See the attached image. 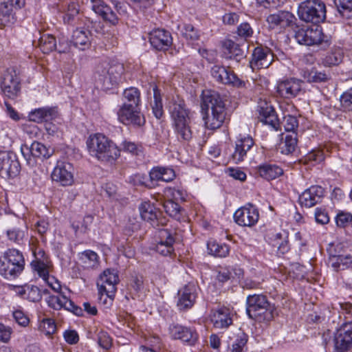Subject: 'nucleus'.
Instances as JSON below:
<instances>
[{
    "label": "nucleus",
    "mask_w": 352,
    "mask_h": 352,
    "mask_svg": "<svg viewBox=\"0 0 352 352\" xmlns=\"http://www.w3.org/2000/svg\"><path fill=\"white\" fill-rule=\"evenodd\" d=\"M343 58V50L340 47H334L324 57L320 58V63L324 67L336 66L342 63Z\"/></svg>",
    "instance_id": "nucleus-38"
},
{
    "label": "nucleus",
    "mask_w": 352,
    "mask_h": 352,
    "mask_svg": "<svg viewBox=\"0 0 352 352\" xmlns=\"http://www.w3.org/2000/svg\"><path fill=\"white\" fill-rule=\"evenodd\" d=\"M117 116L119 121L125 125L141 126L145 123L144 117L138 107H133L131 104H122L118 110Z\"/></svg>",
    "instance_id": "nucleus-13"
},
{
    "label": "nucleus",
    "mask_w": 352,
    "mask_h": 352,
    "mask_svg": "<svg viewBox=\"0 0 352 352\" xmlns=\"http://www.w3.org/2000/svg\"><path fill=\"white\" fill-rule=\"evenodd\" d=\"M168 333L173 340H179L192 346L199 339V335L195 329L179 324H172L169 326Z\"/></svg>",
    "instance_id": "nucleus-16"
},
{
    "label": "nucleus",
    "mask_w": 352,
    "mask_h": 352,
    "mask_svg": "<svg viewBox=\"0 0 352 352\" xmlns=\"http://www.w3.org/2000/svg\"><path fill=\"white\" fill-rule=\"evenodd\" d=\"M140 214L142 219L144 221L151 222V224L154 226L157 221L156 208L151 203L145 201L140 204L139 206Z\"/></svg>",
    "instance_id": "nucleus-41"
},
{
    "label": "nucleus",
    "mask_w": 352,
    "mask_h": 352,
    "mask_svg": "<svg viewBox=\"0 0 352 352\" xmlns=\"http://www.w3.org/2000/svg\"><path fill=\"white\" fill-rule=\"evenodd\" d=\"M38 46L43 53L49 54L56 49V41L52 35L44 34L40 36Z\"/></svg>",
    "instance_id": "nucleus-45"
},
{
    "label": "nucleus",
    "mask_w": 352,
    "mask_h": 352,
    "mask_svg": "<svg viewBox=\"0 0 352 352\" xmlns=\"http://www.w3.org/2000/svg\"><path fill=\"white\" fill-rule=\"evenodd\" d=\"M211 75L218 82L226 85H232L236 87H243L245 82L239 79L233 72H229L224 67L214 65L211 68Z\"/></svg>",
    "instance_id": "nucleus-19"
},
{
    "label": "nucleus",
    "mask_w": 352,
    "mask_h": 352,
    "mask_svg": "<svg viewBox=\"0 0 352 352\" xmlns=\"http://www.w3.org/2000/svg\"><path fill=\"white\" fill-rule=\"evenodd\" d=\"M258 172L259 175L267 179L272 180L283 174V170L275 164H263L258 166Z\"/></svg>",
    "instance_id": "nucleus-37"
},
{
    "label": "nucleus",
    "mask_w": 352,
    "mask_h": 352,
    "mask_svg": "<svg viewBox=\"0 0 352 352\" xmlns=\"http://www.w3.org/2000/svg\"><path fill=\"white\" fill-rule=\"evenodd\" d=\"M86 143L89 155L98 161L112 164L120 157L116 144L102 133L91 135Z\"/></svg>",
    "instance_id": "nucleus-3"
},
{
    "label": "nucleus",
    "mask_w": 352,
    "mask_h": 352,
    "mask_svg": "<svg viewBox=\"0 0 352 352\" xmlns=\"http://www.w3.org/2000/svg\"><path fill=\"white\" fill-rule=\"evenodd\" d=\"M236 33L238 36L245 39L252 36L254 30L248 23H242L237 28Z\"/></svg>",
    "instance_id": "nucleus-63"
},
{
    "label": "nucleus",
    "mask_w": 352,
    "mask_h": 352,
    "mask_svg": "<svg viewBox=\"0 0 352 352\" xmlns=\"http://www.w3.org/2000/svg\"><path fill=\"white\" fill-rule=\"evenodd\" d=\"M254 146V141L249 135H239L234 143V150L231 155L232 160L239 164L245 160L248 153Z\"/></svg>",
    "instance_id": "nucleus-18"
},
{
    "label": "nucleus",
    "mask_w": 352,
    "mask_h": 352,
    "mask_svg": "<svg viewBox=\"0 0 352 352\" xmlns=\"http://www.w3.org/2000/svg\"><path fill=\"white\" fill-rule=\"evenodd\" d=\"M58 116L57 108L55 107H45L38 108L30 113V120L34 122L51 121Z\"/></svg>",
    "instance_id": "nucleus-30"
},
{
    "label": "nucleus",
    "mask_w": 352,
    "mask_h": 352,
    "mask_svg": "<svg viewBox=\"0 0 352 352\" xmlns=\"http://www.w3.org/2000/svg\"><path fill=\"white\" fill-rule=\"evenodd\" d=\"M259 119L265 124L277 130L279 125L278 119L272 107L266 104L259 110Z\"/></svg>",
    "instance_id": "nucleus-36"
},
{
    "label": "nucleus",
    "mask_w": 352,
    "mask_h": 352,
    "mask_svg": "<svg viewBox=\"0 0 352 352\" xmlns=\"http://www.w3.org/2000/svg\"><path fill=\"white\" fill-rule=\"evenodd\" d=\"M122 70L120 65L109 66L107 63L98 65L94 73L96 86L105 91L111 89L120 80Z\"/></svg>",
    "instance_id": "nucleus-6"
},
{
    "label": "nucleus",
    "mask_w": 352,
    "mask_h": 352,
    "mask_svg": "<svg viewBox=\"0 0 352 352\" xmlns=\"http://www.w3.org/2000/svg\"><path fill=\"white\" fill-rule=\"evenodd\" d=\"M14 10L9 2L3 1L0 3V21L2 25H7L14 22Z\"/></svg>",
    "instance_id": "nucleus-42"
},
{
    "label": "nucleus",
    "mask_w": 352,
    "mask_h": 352,
    "mask_svg": "<svg viewBox=\"0 0 352 352\" xmlns=\"http://www.w3.org/2000/svg\"><path fill=\"white\" fill-rule=\"evenodd\" d=\"M207 248L209 254L215 257H226L229 253V248L227 245L218 243L213 240L208 242Z\"/></svg>",
    "instance_id": "nucleus-46"
},
{
    "label": "nucleus",
    "mask_w": 352,
    "mask_h": 352,
    "mask_svg": "<svg viewBox=\"0 0 352 352\" xmlns=\"http://www.w3.org/2000/svg\"><path fill=\"white\" fill-rule=\"evenodd\" d=\"M149 41L156 50H166L171 45L173 38L169 32L164 29H155L149 34Z\"/></svg>",
    "instance_id": "nucleus-22"
},
{
    "label": "nucleus",
    "mask_w": 352,
    "mask_h": 352,
    "mask_svg": "<svg viewBox=\"0 0 352 352\" xmlns=\"http://www.w3.org/2000/svg\"><path fill=\"white\" fill-rule=\"evenodd\" d=\"M78 12L79 6L74 2L69 3L63 18L65 22L69 23L78 14Z\"/></svg>",
    "instance_id": "nucleus-62"
},
{
    "label": "nucleus",
    "mask_w": 352,
    "mask_h": 352,
    "mask_svg": "<svg viewBox=\"0 0 352 352\" xmlns=\"http://www.w3.org/2000/svg\"><path fill=\"white\" fill-rule=\"evenodd\" d=\"M93 217L91 215H87L84 217L82 221L72 223V227L75 230L76 232L84 233L87 231L89 226L92 223Z\"/></svg>",
    "instance_id": "nucleus-59"
},
{
    "label": "nucleus",
    "mask_w": 352,
    "mask_h": 352,
    "mask_svg": "<svg viewBox=\"0 0 352 352\" xmlns=\"http://www.w3.org/2000/svg\"><path fill=\"white\" fill-rule=\"evenodd\" d=\"M21 170L20 163L12 153L0 150V175L5 179L14 178Z\"/></svg>",
    "instance_id": "nucleus-10"
},
{
    "label": "nucleus",
    "mask_w": 352,
    "mask_h": 352,
    "mask_svg": "<svg viewBox=\"0 0 352 352\" xmlns=\"http://www.w3.org/2000/svg\"><path fill=\"white\" fill-rule=\"evenodd\" d=\"M178 300L177 307L181 311L190 309L196 300L197 294L195 286L188 284L178 291Z\"/></svg>",
    "instance_id": "nucleus-21"
},
{
    "label": "nucleus",
    "mask_w": 352,
    "mask_h": 352,
    "mask_svg": "<svg viewBox=\"0 0 352 352\" xmlns=\"http://www.w3.org/2000/svg\"><path fill=\"white\" fill-rule=\"evenodd\" d=\"M295 38L299 44L316 45L320 44L324 41V34L318 26L300 28L296 32Z\"/></svg>",
    "instance_id": "nucleus-17"
},
{
    "label": "nucleus",
    "mask_w": 352,
    "mask_h": 352,
    "mask_svg": "<svg viewBox=\"0 0 352 352\" xmlns=\"http://www.w3.org/2000/svg\"><path fill=\"white\" fill-rule=\"evenodd\" d=\"M41 330L46 335L51 336L56 331V325L53 319L43 318L40 324Z\"/></svg>",
    "instance_id": "nucleus-55"
},
{
    "label": "nucleus",
    "mask_w": 352,
    "mask_h": 352,
    "mask_svg": "<svg viewBox=\"0 0 352 352\" xmlns=\"http://www.w3.org/2000/svg\"><path fill=\"white\" fill-rule=\"evenodd\" d=\"M272 60V55L267 49L257 47L253 51L250 65L252 69L267 68L271 65Z\"/></svg>",
    "instance_id": "nucleus-25"
},
{
    "label": "nucleus",
    "mask_w": 352,
    "mask_h": 352,
    "mask_svg": "<svg viewBox=\"0 0 352 352\" xmlns=\"http://www.w3.org/2000/svg\"><path fill=\"white\" fill-rule=\"evenodd\" d=\"M246 311L250 318L258 322H270L274 317L275 309L264 295H249L246 301Z\"/></svg>",
    "instance_id": "nucleus-4"
},
{
    "label": "nucleus",
    "mask_w": 352,
    "mask_h": 352,
    "mask_svg": "<svg viewBox=\"0 0 352 352\" xmlns=\"http://www.w3.org/2000/svg\"><path fill=\"white\" fill-rule=\"evenodd\" d=\"M89 7L104 20L113 25L118 23V18L111 8L102 0H89Z\"/></svg>",
    "instance_id": "nucleus-24"
},
{
    "label": "nucleus",
    "mask_w": 352,
    "mask_h": 352,
    "mask_svg": "<svg viewBox=\"0 0 352 352\" xmlns=\"http://www.w3.org/2000/svg\"><path fill=\"white\" fill-rule=\"evenodd\" d=\"M52 265H32L33 271L36 272L54 291L59 292L61 290V285L54 279V277H50V267Z\"/></svg>",
    "instance_id": "nucleus-35"
},
{
    "label": "nucleus",
    "mask_w": 352,
    "mask_h": 352,
    "mask_svg": "<svg viewBox=\"0 0 352 352\" xmlns=\"http://www.w3.org/2000/svg\"><path fill=\"white\" fill-rule=\"evenodd\" d=\"M20 149L27 165L31 168L36 166L38 160H43L52 155L51 151L45 145L37 141H34L30 146L23 144Z\"/></svg>",
    "instance_id": "nucleus-8"
},
{
    "label": "nucleus",
    "mask_w": 352,
    "mask_h": 352,
    "mask_svg": "<svg viewBox=\"0 0 352 352\" xmlns=\"http://www.w3.org/2000/svg\"><path fill=\"white\" fill-rule=\"evenodd\" d=\"M352 221V214L341 211L336 217V223L338 227L345 228Z\"/></svg>",
    "instance_id": "nucleus-60"
},
{
    "label": "nucleus",
    "mask_w": 352,
    "mask_h": 352,
    "mask_svg": "<svg viewBox=\"0 0 352 352\" xmlns=\"http://www.w3.org/2000/svg\"><path fill=\"white\" fill-rule=\"evenodd\" d=\"M16 138V133L14 129L6 126L1 129V139L4 148H9L12 146Z\"/></svg>",
    "instance_id": "nucleus-52"
},
{
    "label": "nucleus",
    "mask_w": 352,
    "mask_h": 352,
    "mask_svg": "<svg viewBox=\"0 0 352 352\" xmlns=\"http://www.w3.org/2000/svg\"><path fill=\"white\" fill-rule=\"evenodd\" d=\"M295 19L293 14L287 11H278L269 15L267 21L271 28H285L290 26Z\"/></svg>",
    "instance_id": "nucleus-27"
},
{
    "label": "nucleus",
    "mask_w": 352,
    "mask_h": 352,
    "mask_svg": "<svg viewBox=\"0 0 352 352\" xmlns=\"http://www.w3.org/2000/svg\"><path fill=\"white\" fill-rule=\"evenodd\" d=\"M98 343L100 345V347H102L104 349H109L112 346V338L110 337L109 333L102 330L100 329L98 331Z\"/></svg>",
    "instance_id": "nucleus-57"
},
{
    "label": "nucleus",
    "mask_w": 352,
    "mask_h": 352,
    "mask_svg": "<svg viewBox=\"0 0 352 352\" xmlns=\"http://www.w3.org/2000/svg\"><path fill=\"white\" fill-rule=\"evenodd\" d=\"M42 298V293L41 289L34 285H28L25 296L24 299L31 302H38Z\"/></svg>",
    "instance_id": "nucleus-53"
},
{
    "label": "nucleus",
    "mask_w": 352,
    "mask_h": 352,
    "mask_svg": "<svg viewBox=\"0 0 352 352\" xmlns=\"http://www.w3.org/2000/svg\"><path fill=\"white\" fill-rule=\"evenodd\" d=\"M326 6L321 0H305L298 8L299 18L307 23H322L326 19Z\"/></svg>",
    "instance_id": "nucleus-7"
},
{
    "label": "nucleus",
    "mask_w": 352,
    "mask_h": 352,
    "mask_svg": "<svg viewBox=\"0 0 352 352\" xmlns=\"http://www.w3.org/2000/svg\"><path fill=\"white\" fill-rule=\"evenodd\" d=\"M145 344L142 346H148L151 349H161L163 346L162 339L156 334H148L144 336Z\"/></svg>",
    "instance_id": "nucleus-54"
},
{
    "label": "nucleus",
    "mask_w": 352,
    "mask_h": 352,
    "mask_svg": "<svg viewBox=\"0 0 352 352\" xmlns=\"http://www.w3.org/2000/svg\"><path fill=\"white\" fill-rule=\"evenodd\" d=\"M340 104L344 111H352V89L347 90L340 96Z\"/></svg>",
    "instance_id": "nucleus-61"
},
{
    "label": "nucleus",
    "mask_w": 352,
    "mask_h": 352,
    "mask_svg": "<svg viewBox=\"0 0 352 352\" xmlns=\"http://www.w3.org/2000/svg\"><path fill=\"white\" fill-rule=\"evenodd\" d=\"M24 265H0V274L6 279H14L23 272Z\"/></svg>",
    "instance_id": "nucleus-48"
},
{
    "label": "nucleus",
    "mask_w": 352,
    "mask_h": 352,
    "mask_svg": "<svg viewBox=\"0 0 352 352\" xmlns=\"http://www.w3.org/2000/svg\"><path fill=\"white\" fill-rule=\"evenodd\" d=\"M119 282V272L117 269L105 270L100 276L99 282L97 283L100 301L104 305H111Z\"/></svg>",
    "instance_id": "nucleus-5"
},
{
    "label": "nucleus",
    "mask_w": 352,
    "mask_h": 352,
    "mask_svg": "<svg viewBox=\"0 0 352 352\" xmlns=\"http://www.w3.org/2000/svg\"><path fill=\"white\" fill-rule=\"evenodd\" d=\"M244 276V271L241 265L219 266L217 279L221 283H225L230 278H241Z\"/></svg>",
    "instance_id": "nucleus-32"
},
{
    "label": "nucleus",
    "mask_w": 352,
    "mask_h": 352,
    "mask_svg": "<svg viewBox=\"0 0 352 352\" xmlns=\"http://www.w3.org/2000/svg\"><path fill=\"white\" fill-rule=\"evenodd\" d=\"M176 177L174 170L169 167L155 166L149 171V178L151 182H170Z\"/></svg>",
    "instance_id": "nucleus-31"
},
{
    "label": "nucleus",
    "mask_w": 352,
    "mask_h": 352,
    "mask_svg": "<svg viewBox=\"0 0 352 352\" xmlns=\"http://www.w3.org/2000/svg\"><path fill=\"white\" fill-rule=\"evenodd\" d=\"M303 77L309 82L316 83L325 82L328 79V76L324 72L315 69L305 71Z\"/></svg>",
    "instance_id": "nucleus-51"
},
{
    "label": "nucleus",
    "mask_w": 352,
    "mask_h": 352,
    "mask_svg": "<svg viewBox=\"0 0 352 352\" xmlns=\"http://www.w3.org/2000/svg\"><path fill=\"white\" fill-rule=\"evenodd\" d=\"M283 124L287 133H291L296 132L295 130L298 128V122L295 116L287 115L284 117Z\"/></svg>",
    "instance_id": "nucleus-58"
},
{
    "label": "nucleus",
    "mask_w": 352,
    "mask_h": 352,
    "mask_svg": "<svg viewBox=\"0 0 352 352\" xmlns=\"http://www.w3.org/2000/svg\"><path fill=\"white\" fill-rule=\"evenodd\" d=\"M1 264H24L23 253L17 249L10 248L6 250L0 257Z\"/></svg>",
    "instance_id": "nucleus-40"
},
{
    "label": "nucleus",
    "mask_w": 352,
    "mask_h": 352,
    "mask_svg": "<svg viewBox=\"0 0 352 352\" xmlns=\"http://www.w3.org/2000/svg\"><path fill=\"white\" fill-rule=\"evenodd\" d=\"M352 348V322L343 323L334 336V351L347 352Z\"/></svg>",
    "instance_id": "nucleus-11"
},
{
    "label": "nucleus",
    "mask_w": 352,
    "mask_h": 352,
    "mask_svg": "<svg viewBox=\"0 0 352 352\" xmlns=\"http://www.w3.org/2000/svg\"><path fill=\"white\" fill-rule=\"evenodd\" d=\"M233 217L239 226L252 227L257 223L259 219V212L255 206L247 204L237 209Z\"/></svg>",
    "instance_id": "nucleus-12"
},
{
    "label": "nucleus",
    "mask_w": 352,
    "mask_h": 352,
    "mask_svg": "<svg viewBox=\"0 0 352 352\" xmlns=\"http://www.w3.org/2000/svg\"><path fill=\"white\" fill-rule=\"evenodd\" d=\"M248 336L244 333L237 335L236 339L229 347L228 352H245Z\"/></svg>",
    "instance_id": "nucleus-50"
},
{
    "label": "nucleus",
    "mask_w": 352,
    "mask_h": 352,
    "mask_svg": "<svg viewBox=\"0 0 352 352\" xmlns=\"http://www.w3.org/2000/svg\"><path fill=\"white\" fill-rule=\"evenodd\" d=\"M122 104H131L133 107H138L140 102V93L135 87H129L124 89L122 94Z\"/></svg>",
    "instance_id": "nucleus-43"
},
{
    "label": "nucleus",
    "mask_w": 352,
    "mask_h": 352,
    "mask_svg": "<svg viewBox=\"0 0 352 352\" xmlns=\"http://www.w3.org/2000/svg\"><path fill=\"white\" fill-rule=\"evenodd\" d=\"M222 49L223 57L233 60L236 63H240L245 57L244 50L239 44L230 39H226L222 43Z\"/></svg>",
    "instance_id": "nucleus-26"
},
{
    "label": "nucleus",
    "mask_w": 352,
    "mask_h": 352,
    "mask_svg": "<svg viewBox=\"0 0 352 352\" xmlns=\"http://www.w3.org/2000/svg\"><path fill=\"white\" fill-rule=\"evenodd\" d=\"M0 87L3 95L14 99L21 91V80L13 68L6 69L1 76Z\"/></svg>",
    "instance_id": "nucleus-9"
},
{
    "label": "nucleus",
    "mask_w": 352,
    "mask_h": 352,
    "mask_svg": "<svg viewBox=\"0 0 352 352\" xmlns=\"http://www.w3.org/2000/svg\"><path fill=\"white\" fill-rule=\"evenodd\" d=\"M91 33L84 28H76L72 34V42L75 47L81 50L89 47L91 45Z\"/></svg>",
    "instance_id": "nucleus-33"
},
{
    "label": "nucleus",
    "mask_w": 352,
    "mask_h": 352,
    "mask_svg": "<svg viewBox=\"0 0 352 352\" xmlns=\"http://www.w3.org/2000/svg\"><path fill=\"white\" fill-rule=\"evenodd\" d=\"M178 28L183 36L190 42H195L199 38V33L191 24L184 23L182 26L179 25Z\"/></svg>",
    "instance_id": "nucleus-49"
},
{
    "label": "nucleus",
    "mask_w": 352,
    "mask_h": 352,
    "mask_svg": "<svg viewBox=\"0 0 352 352\" xmlns=\"http://www.w3.org/2000/svg\"><path fill=\"white\" fill-rule=\"evenodd\" d=\"M47 303L49 307L54 309L60 310L64 309L76 316H82L83 310L82 308L76 305L64 295L50 296L47 299Z\"/></svg>",
    "instance_id": "nucleus-20"
},
{
    "label": "nucleus",
    "mask_w": 352,
    "mask_h": 352,
    "mask_svg": "<svg viewBox=\"0 0 352 352\" xmlns=\"http://www.w3.org/2000/svg\"><path fill=\"white\" fill-rule=\"evenodd\" d=\"M168 110L177 139L181 142L190 141L192 138V115L184 101L179 98L173 100Z\"/></svg>",
    "instance_id": "nucleus-2"
},
{
    "label": "nucleus",
    "mask_w": 352,
    "mask_h": 352,
    "mask_svg": "<svg viewBox=\"0 0 352 352\" xmlns=\"http://www.w3.org/2000/svg\"><path fill=\"white\" fill-rule=\"evenodd\" d=\"M164 209L167 214L177 221H181L182 219V211L179 204L171 199L164 201Z\"/></svg>",
    "instance_id": "nucleus-47"
},
{
    "label": "nucleus",
    "mask_w": 352,
    "mask_h": 352,
    "mask_svg": "<svg viewBox=\"0 0 352 352\" xmlns=\"http://www.w3.org/2000/svg\"><path fill=\"white\" fill-rule=\"evenodd\" d=\"M210 320L214 327L217 329L227 328L232 322L230 310L226 307H220L212 310Z\"/></svg>",
    "instance_id": "nucleus-29"
},
{
    "label": "nucleus",
    "mask_w": 352,
    "mask_h": 352,
    "mask_svg": "<svg viewBox=\"0 0 352 352\" xmlns=\"http://www.w3.org/2000/svg\"><path fill=\"white\" fill-rule=\"evenodd\" d=\"M122 150L125 152H129L133 155H138L140 151L141 146L135 144L133 142L124 140L121 144Z\"/></svg>",
    "instance_id": "nucleus-64"
},
{
    "label": "nucleus",
    "mask_w": 352,
    "mask_h": 352,
    "mask_svg": "<svg viewBox=\"0 0 352 352\" xmlns=\"http://www.w3.org/2000/svg\"><path fill=\"white\" fill-rule=\"evenodd\" d=\"M153 101L151 103L152 111L156 118L160 119L164 114L161 92L156 85L153 87Z\"/></svg>",
    "instance_id": "nucleus-44"
},
{
    "label": "nucleus",
    "mask_w": 352,
    "mask_h": 352,
    "mask_svg": "<svg viewBox=\"0 0 352 352\" xmlns=\"http://www.w3.org/2000/svg\"><path fill=\"white\" fill-rule=\"evenodd\" d=\"M8 240L18 245H23L28 239V228L13 227L6 231Z\"/></svg>",
    "instance_id": "nucleus-39"
},
{
    "label": "nucleus",
    "mask_w": 352,
    "mask_h": 352,
    "mask_svg": "<svg viewBox=\"0 0 352 352\" xmlns=\"http://www.w3.org/2000/svg\"><path fill=\"white\" fill-rule=\"evenodd\" d=\"M201 113L207 129H217L222 126L226 118V109L220 96L209 90L203 91Z\"/></svg>",
    "instance_id": "nucleus-1"
},
{
    "label": "nucleus",
    "mask_w": 352,
    "mask_h": 352,
    "mask_svg": "<svg viewBox=\"0 0 352 352\" xmlns=\"http://www.w3.org/2000/svg\"><path fill=\"white\" fill-rule=\"evenodd\" d=\"M302 85L303 82L298 78H285L277 82L276 91L281 98L291 99L302 92Z\"/></svg>",
    "instance_id": "nucleus-14"
},
{
    "label": "nucleus",
    "mask_w": 352,
    "mask_h": 352,
    "mask_svg": "<svg viewBox=\"0 0 352 352\" xmlns=\"http://www.w3.org/2000/svg\"><path fill=\"white\" fill-rule=\"evenodd\" d=\"M74 168L71 163L58 161L52 170V179L63 186H72L74 182Z\"/></svg>",
    "instance_id": "nucleus-15"
},
{
    "label": "nucleus",
    "mask_w": 352,
    "mask_h": 352,
    "mask_svg": "<svg viewBox=\"0 0 352 352\" xmlns=\"http://www.w3.org/2000/svg\"><path fill=\"white\" fill-rule=\"evenodd\" d=\"M297 143L298 137L296 132L283 134L278 149L282 154L289 155L296 151Z\"/></svg>",
    "instance_id": "nucleus-34"
},
{
    "label": "nucleus",
    "mask_w": 352,
    "mask_h": 352,
    "mask_svg": "<svg viewBox=\"0 0 352 352\" xmlns=\"http://www.w3.org/2000/svg\"><path fill=\"white\" fill-rule=\"evenodd\" d=\"M324 196V189L320 186H311L299 197V203L306 208H311L318 204Z\"/></svg>",
    "instance_id": "nucleus-23"
},
{
    "label": "nucleus",
    "mask_w": 352,
    "mask_h": 352,
    "mask_svg": "<svg viewBox=\"0 0 352 352\" xmlns=\"http://www.w3.org/2000/svg\"><path fill=\"white\" fill-rule=\"evenodd\" d=\"M160 241L155 246V251L160 254L166 256L170 255L173 250L174 239L167 229L159 230Z\"/></svg>",
    "instance_id": "nucleus-28"
},
{
    "label": "nucleus",
    "mask_w": 352,
    "mask_h": 352,
    "mask_svg": "<svg viewBox=\"0 0 352 352\" xmlns=\"http://www.w3.org/2000/svg\"><path fill=\"white\" fill-rule=\"evenodd\" d=\"M78 258L79 261L87 263H98L99 261V256L96 252L87 250L78 254Z\"/></svg>",
    "instance_id": "nucleus-56"
}]
</instances>
